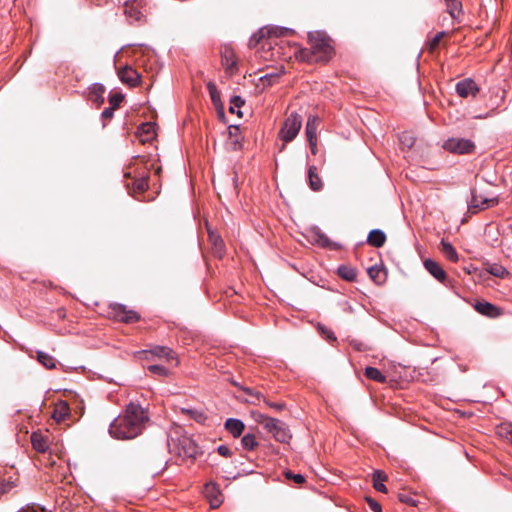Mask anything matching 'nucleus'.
<instances>
[{
	"instance_id": "nucleus-57",
	"label": "nucleus",
	"mask_w": 512,
	"mask_h": 512,
	"mask_svg": "<svg viewBox=\"0 0 512 512\" xmlns=\"http://www.w3.org/2000/svg\"><path fill=\"white\" fill-rule=\"evenodd\" d=\"M17 512H36V510L33 507L26 506V507L21 508Z\"/></svg>"
},
{
	"instance_id": "nucleus-14",
	"label": "nucleus",
	"mask_w": 512,
	"mask_h": 512,
	"mask_svg": "<svg viewBox=\"0 0 512 512\" xmlns=\"http://www.w3.org/2000/svg\"><path fill=\"white\" fill-rule=\"evenodd\" d=\"M424 267L425 269L438 281L444 282L447 278L446 272L443 270V268L434 260L432 259H426L424 261Z\"/></svg>"
},
{
	"instance_id": "nucleus-30",
	"label": "nucleus",
	"mask_w": 512,
	"mask_h": 512,
	"mask_svg": "<svg viewBox=\"0 0 512 512\" xmlns=\"http://www.w3.org/2000/svg\"><path fill=\"white\" fill-rule=\"evenodd\" d=\"M496 433L502 439L508 441L512 444V424L511 423H501L497 426Z\"/></svg>"
},
{
	"instance_id": "nucleus-13",
	"label": "nucleus",
	"mask_w": 512,
	"mask_h": 512,
	"mask_svg": "<svg viewBox=\"0 0 512 512\" xmlns=\"http://www.w3.org/2000/svg\"><path fill=\"white\" fill-rule=\"evenodd\" d=\"M474 308L478 313L490 318H496L501 315L500 308H498L497 306L493 305L490 302H477Z\"/></svg>"
},
{
	"instance_id": "nucleus-17",
	"label": "nucleus",
	"mask_w": 512,
	"mask_h": 512,
	"mask_svg": "<svg viewBox=\"0 0 512 512\" xmlns=\"http://www.w3.org/2000/svg\"><path fill=\"white\" fill-rule=\"evenodd\" d=\"M138 137L142 143L150 142L156 137L155 124L143 123L138 128Z\"/></svg>"
},
{
	"instance_id": "nucleus-19",
	"label": "nucleus",
	"mask_w": 512,
	"mask_h": 512,
	"mask_svg": "<svg viewBox=\"0 0 512 512\" xmlns=\"http://www.w3.org/2000/svg\"><path fill=\"white\" fill-rule=\"evenodd\" d=\"M386 239V234L381 229H373L367 236V243L375 248H380L385 244Z\"/></svg>"
},
{
	"instance_id": "nucleus-10",
	"label": "nucleus",
	"mask_w": 512,
	"mask_h": 512,
	"mask_svg": "<svg viewBox=\"0 0 512 512\" xmlns=\"http://www.w3.org/2000/svg\"><path fill=\"white\" fill-rule=\"evenodd\" d=\"M203 493L209 500L211 508H218L223 501L222 494L215 483H207Z\"/></svg>"
},
{
	"instance_id": "nucleus-29",
	"label": "nucleus",
	"mask_w": 512,
	"mask_h": 512,
	"mask_svg": "<svg viewBox=\"0 0 512 512\" xmlns=\"http://www.w3.org/2000/svg\"><path fill=\"white\" fill-rule=\"evenodd\" d=\"M385 274V270L378 265H374L368 268L369 277L378 284L385 280Z\"/></svg>"
},
{
	"instance_id": "nucleus-34",
	"label": "nucleus",
	"mask_w": 512,
	"mask_h": 512,
	"mask_svg": "<svg viewBox=\"0 0 512 512\" xmlns=\"http://www.w3.org/2000/svg\"><path fill=\"white\" fill-rule=\"evenodd\" d=\"M284 74V68L281 67L278 71L273 73H268L260 77V81L263 82V85H272L276 82L277 79H279Z\"/></svg>"
},
{
	"instance_id": "nucleus-9",
	"label": "nucleus",
	"mask_w": 512,
	"mask_h": 512,
	"mask_svg": "<svg viewBox=\"0 0 512 512\" xmlns=\"http://www.w3.org/2000/svg\"><path fill=\"white\" fill-rule=\"evenodd\" d=\"M479 88L474 80L471 78H466L456 84V92L462 98H467L468 96H476Z\"/></svg>"
},
{
	"instance_id": "nucleus-22",
	"label": "nucleus",
	"mask_w": 512,
	"mask_h": 512,
	"mask_svg": "<svg viewBox=\"0 0 512 512\" xmlns=\"http://www.w3.org/2000/svg\"><path fill=\"white\" fill-rule=\"evenodd\" d=\"M105 87L100 83H94L89 88V99L98 105L104 102Z\"/></svg>"
},
{
	"instance_id": "nucleus-2",
	"label": "nucleus",
	"mask_w": 512,
	"mask_h": 512,
	"mask_svg": "<svg viewBox=\"0 0 512 512\" xmlns=\"http://www.w3.org/2000/svg\"><path fill=\"white\" fill-rule=\"evenodd\" d=\"M308 41L311 49V57L307 59L309 61H323L326 62L330 59L333 51V47L331 44V39L327 36L325 32L322 31H314L308 33Z\"/></svg>"
},
{
	"instance_id": "nucleus-21",
	"label": "nucleus",
	"mask_w": 512,
	"mask_h": 512,
	"mask_svg": "<svg viewBox=\"0 0 512 512\" xmlns=\"http://www.w3.org/2000/svg\"><path fill=\"white\" fill-rule=\"evenodd\" d=\"M70 415V408L65 401H59L54 408L52 417L55 421L61 422L67 419Z\"/></svg>"
},
{
	"instance_id": "nucleus-24",
	"label": "nucleus",
	"mask_w": 512,
	"mask_h": 512,
	"mask_svg": "<svg viewBox=\"0 0 512 512\" xmlns=\"http://www.w3.org/2000/svg\"><path fill=\"white\" fill-rule=\"evenodd\" d=\"M222 63L230 72L237 70V60L233 50L225 48L222 52Z\"/></svg>"
},
{
	"instance_id": "nucleus-32",
	"label": "nucleus",
	"mask_w": 512,
	"mask_h": 512,
	"mask_svg": "<svg viewBox=\"0 0 512 512\" xmlns=\"http://www.w3.org/2000/svg\"><path fill=\"white\" fill-rule=\"evenodd\" d=\"M365 376L373 381L379 383H385L386 377L381 373V371L375 367H366Z\"/></svg>"
},
{
	"instance_id": "nucleus-43",
	"label": "nucleus",
	"mask_w": 512,
	"mask_h": 512,
	"mask_svg": "<svg viewBox=\"0 0 512 512\" xmlns=\"http://www.w3.org/2000/svg\"><path fill=\"white\" fill-rule=\"evenodd\" d=\"M148 370L152 374H155V375H158L161 377H167L170 373L169 370L162 365H149Z\"/></svg>"
},
{
	"instance_id": "nucleus-27",
	"label": "nucleus",
	"mask_w": 512,
	"mask_h": 512,
	"mask_svg": "<svg viewBox=\"0 0 512 512\" xmlns=\"http://www.w3.org/2000/svg\"><path fill=\"white\" fill-rule=\"evenodd\" d=\"M372 479H373V487L376 491L386 493L387 488L384 484V481H386L387 476L380 470H375L372 473Z\"/></svg>"
},
{
	"instance_id": "nucleus-33",
	"label": "nucleus",
	"mask_w": 512,
	"mask_h": 512,
	"mask_svg": "<svg viewBox=\"0 0 512 512\" xmlns=\"http://www.w3.org/2000/svg\"><path fill=\"white\" fill-rule=\"evenodd\" d=\"M37 359L38 361L46 368L52 369L55 368V359L51 355H49L46 352L38 351L37 352Z\"/></svg>"
},
{
	"instance_id": "nucleus-5",
	"label": "nucleus",
	"mask_w": 512,
	"mask_h": 512,
	"mask_svg": "<svg viewBox=\"0 0 512 512\" xmlns=\"http://www.w3.org/2000/svg\"><path fill=\"white\" fill-rule=\"evenodd\" d=\"M497 203L498 199L496 197L488 198L478 196L475 189L471 190V199L467 201L468 210L471 213H477L478 211L492 207Z\"/></svg>"
},
{
	"instance_id": "nucleus-11",
	"label": "nucleus",
	"mask_w": 512,
	"mask_h": 512,
	"mask_svg": "<svg viewBox=\"0 0 512 512\" xmlns=\"http://www.w3.org/2000/svg\"><path fill=\"white\" fill-rule=\"evenodd\" d=\"M309 234L312 242L323 248L336 247V244L333 243L319 227H312L309 230Z\"/></svg>"
},
{
	"instance_id": "nucleus-7",
	"label": "nucleus",
	"mask_w": 512,
	"mask_h": 512,
	"mask_svg": "<svg viewBox=\"0 0 512 512\" xmlns=\"http://www.w3.org/2000/svg\"><path fill=\"white\" fill-rule=\"evenodd\" d=\"M292 31V29L286 27H277L273 29V33L276 36H286L292 33ZM270 33H272V29L261 28L250 37L249 47H255L262 39H264Z\"/></svg>"
},
{
	"instance_id": "nucleus-42",
	"label": "nucleus",
	"mask_w": 512,
	"mask_h": 512,
	"mask_svg": "<svg viewBox=\"0 0 512 512\" xmlns=\"http://www.w3.org/2000/svg\"><path fill=\"white\" fill-rule=\"evenodd\" d=\"M277 421L278 419L276 418L263 417L262 420H259V424H261L268 433H271L275 425H278Z\"/></svg>"
},
{
	"instance_id": "nucleus-26",
	"label": "nucleus",
	"mask_w": 512,
	"mask_h": 512,
	"mask_svg": "<svg viewBox=\"0 0 512 512\" xmlns=\"http://www.w3.org/2000/svg\"><path fill=\"white\" fill-rule=\"evenodd\" d=\"M242 390L250 395V396H254L256 397L258 400H263V402L270 408H273V409H276V410H282L284 407H285V404L284 403H280V402H271V401H268L260 392H255L253 389L251 388H242Z\"/></svg>"
},
{
	"instance_id": "nucleus-48",
	"label": "nucleus",
	"mask_w": 512,
	"mask_h": 512,
	"mask_svg": "<svg viewBox=\"0 0 512 512\" xmlns=\"http://www.w3.org/2000/svg\"><path fill=\"white\" fill-rule=\"evenodd\" d=\"M398 499L400 502L408 504L410 506H415L417 503V501L412 496L405 493H400L398 495Z\"/></svg>"
},
{
	"instance_id": "nucleus-37",
	"label": "nucleus",
	"mask_w": 512,
	"mask_h": 512,
	"mask_svg": "<svg viewBox=\"0 0 512 512\" xmlns=\"http://www.w3.org/2000/svg\"><path fill=\"white\" fill-rule=\"evenodd\" d=\"M244 103H245V100L242 97L237 96V95L233 96L230 100L231 105H230L229 111L231 113L236 112L239 117H242V112H241L240 108L244 105Z\"/></svg>"
},
{
	"instance_id": "nucleus-35",
	"label": "nucleus",
	"mask_w": 512,
	"mask_h": 512,
	"mask_svg": "<svg viewBox=\"0 0 512 512\" xmlns=\"http://www.w3.org/2000/svg\"><path fill=\"white\" fill-rule=\"evenodd\" d=\"M243 449L252 451L258 446V442L254 434H246L241 439Z\"/></svg>"
},
{
	"instance_id": "nucleus-51",
	"label": "nucleus",
	"mask_w": 512,
	"mask_h": 512,
	"mask_svg": "<svg viewBox=\"0 0 512 512\" xmlns=\"http://www.w3.org/2000/svg\"><path fill=\"white\" fill-rule=\"evenodd\" d=\"M13 488L12 482L0 481V494L9 492Z\"/></svg>"
},
{
	"instance_id": "nucleus-4",
	"label": "nucleus",
	"mask_w": 512,
	"mask_h": 512,
	"mask_svg": "<svg viewBox=\"0 0 512 512\" xmlns=\"http://www.w3.org/2000/svg\"><path fill=\"white\" fill-rule=\"evenodd\" d=\"M443 148L454 154H469L475 149V144L470 139L452 137L444 141Z\"/></svg>"
},
{
	"instance_id": "nucleus-12",
	"label": "nucleus",
	"mask_w": 512,
	"mask_h": 512,
	"mask_svg": "<svg viewBox=\"0 0 512 512\" xmlns=\"http://www.w3.org/2000/svg\"><path fill=\"white\" fill-rule=\"evenodd\" d=\"M142 353L152 355L159 359H165L168 362L177 359L176 353L166 346H155L149 350H143Z\"/></svg>"
},
{
	"instance_id": "nucleus-54",
	"label": "nucleus",
	"mask_w": 512,
	"mask_h": 512,
	"mask_svg": "<svg viewBox=\"0 0 512 512\" xmlns=\"http://www.w3.org/2000/svg\"><path fill=\"white\" fill-rule=\"evenodd\" d=\"M217 452L223 457H230L232 455L230 449L226 445L218 446Z\"/></svg>"
},
{
	"instance_id": "nucleus-58",
	"label": "nucleus",
	"mask_w": 512,
	"mask_h": 512,
	"mask_svg": "<svg viewBox=\"0 0 512 512\" xmlns=\"http://www.w3.org/2000/svg\"><path fill=\"white\" fill-rule=\"evenodd\" d=\"M327 338L330 339V340H335L336 337L333 335V333L331 331H329V333L327 334Z\"/></svg>"
},
{
	"instance_id": "nucleus-44",
	"label": "nucleus",
	"mask_w": 512,
	"mask_h": 512,
	"mask_svg": "<svg viewBox=\"0 0 512 512\" xmlns=\"http://www.w3.org/2000/svg\"><path fill=\"white\" fill-rule=\"evenodd\" d=\"M124 96L122 93H113L109 95V104L110 107L117 109L121 102L123 101Z\"/></svg>"
},
{
	"instance_id": "nucleus-16",
	"label": "nucleus",
	"mask_w": 512,
	"mask_h": 512,
	"mask_svg": "<svg viewBox=\"0 0 512 512\" xmlns=\"http://www.w3.org/2000/svg\"><path fill=\"white\" fill-rule=\"evenodd\" d=\"M278 425H275L270 434L273 435L276 441L281 443H287L291 439V434L288 426L281 420L277 421Z\"/></svg>"
},
{
	"instance_id": "nucleus-31",
	"label": "nucleus",
	"mask_w": 512,
	"mask_h": 512,
	"mask_svg": "<svg viewBox=\"0 0 512 512\" xmlns=\"http://www.w3.org/2000/svg\"><path fill=\"white\" fill-rule=\"evenodd\" d=\"M441 247H442L441 250H442L443 254L445 255V257L448 260H450L452 262L458 261V254H457L456 250L454 249V247L449 242L442 240Z\"/></svg>"
},
{
	"instance_id": "nucleus-25",
	"label": "nucleus",
	"mask_w": 512,
	"mask_h": 512,
	"mask_svg": "<svg viewBox=\"0 0 512 512\" xmlns=\"http://www.w3.org/2000/svg\"><path fill=\"white\" fill-rule=\"evenodd\" d=\"M316 171L317 168L313 165L308 168V183L313 191H320L323 187V183Z\"/></svg>"
},
{
	"instance_id": "nucleus-50",
	"label": "nucleus",
	"mask_w": 512,
	"mask_h": 512,
	"mask_svg": "<svg viewBox=\"0 0 512 512\" xmlns=\"http://www.w3.org/2000/svg\"><path fill=\"white\" fill-rule=\"evenodd\" d=\"M400 140H401L403 145H405V146H407L409 148L412 147L413 144H414V139L409 134H406V133H404L400 137Z\"/></svg>"
},
{
	"instance_id": "nucleus-36",
	"label": "nucleus",
	"mask_w": 512,
	"mask_h": 512,
	"mask_svg": "<svg viewBox=\"0 0 512 512\" xmlns=\"http://www.w3.org/2000/svg\"><path fill=\"white\" fill-rule=\"evenodd\" d=\"M447 12L452 18H457L461 12V3L458 0H445Z\"/></svg>"
},
{
	"instance_id": "nucleus-52",
	"label": "nucleus",
	"mask_w": 512,
	"mask_h": 512,
	"mask_svg": "<svg viewBox=\"0 0 512 512\" xmlns=\"http://www.w3.org/2000/svg\"><path fill=\"white\" fill-rule=\"evenodd\" d=\"M368 505L373 512H381V505L374 499H367Z\"/></svg>"
},
{
	"instance_id": "nucleus-20",
	"label": "nucleus",
	"mask_w": 512,
	"mask_h": 512,
	"mask_svg": "<svg viewBox=\"0 0 512 512\" xmlns=\"http://www.w3.org/2000/svg\"><path fill=\"white\" fill-rule=\"evenodd\" d=\"M225 428L234 438H237L242 434L245 425L240 419L229 418L225 422Z\"/></svg>"
},
{
	"instance_id": "nucleus-39",
	"label": "nucleus",
	"mask_w": 512,
	"mask_h": 512,
	"mask_svg": "<svg viewBox=\"0 0 512 512\" xmlns=\"http://www.w3.org/2000/svg\"><path fill=\"white\" fill-rule=\"evenodd\" d=\"M207 89L209 91L211 101L213 102L215 107L221 106L220 94H219L215 84H213L212 82H209L207 84Z\"/></svg>"
},
{
	"instance_id": "nucleus-28",
	"label": "nucleus",
	"mask_w": 512,
	"mask_h": 512,
	"mask_svg": "<svg viewBox=\"0 0 512 512\" xmlns=\"http://www.w3.org/2000/svg\"><path fill=\"white\" fill-rule=\"evenodd\" d=\"M208 238L215 252L221 257L224 252V241L221 236L214 231H208Z\"/></svg>"
},
{
	"instance_id": "nucleus-3",
	"label": "nucleus",
	"mask_w": 512,
	"mask_h": 512,
	"mask_svg": "<svg viewBox=\"0 0 512 512\" xmlns=\"http://www.w3.org/2000/svg\"><path fill=\"white\" fill-rule=\"evenodd\" d=\"M302 126V117L296 113H290L279 132V137L284 143L291 142L299 133Z\"/></svg>"
},
{
	"instance_id": "nucleus-8",
	"label": "nucleus",
	"mask_w": 512,
	"mask_h": 512,
	"mask_svg": "<svg viewBox=\"0 0 512 512\" xmlns=\"http://www.w3.org/2000/svg\"><path fill=\"white\" fill-rule=\"evenodd\" d=\"M118 76L123 83L131 87L139 85L141 79V75L129 65L120 68L118 70Z\"/></svg>"
},
{
	"instance_id": "nucleus-56",
	"label": "nucleus",
	"mask_w": 512,
	"mask_h": 512,
	"mask_svg": "<svg viewBox=\"0 0 512 512\" xmlns=\"http://www.w3.org/2000/svg\"><path fill=\"white\" fill-rule=\"evenodd\" d=\"M311 153L315 155L317 153V141L309 142Z\"/></svg>"
},
{
	"instance_id": "nucleus-1",
	"label": "nucleus",
	"mask_w": 512,
	"mask_h": 512,
	"mask_svg": "<svg viewBox=\"0 0 512 512\" xmlns=\"http://www.w3.org/2000/svg\"><path fill=\"white\" fill-rule=\"evenodd\" d=\"M148 421V412L140 404L130 402L123 414L111 422L109 434L119 440L134 439L142 434Z\"/></svg>"
},
{
	"instance_id": "nucleus-46",
	"label": "nucleus",
	"mask_w": 512,
	"mask_h": 512,
	"mask_svg": "<svg viewBox=\"0 0 512 512\" xmlns=\"http://www.w3.org/2000/svg\"><path fill=\"white\" fill-rule=\"evenodd\" d=\"M125 13H127L130 17L134 18L135 20H140L142 17V13L135 9L133 5L126 4Z\"/></svg>"
},
{
	"instance_id": "nucleus-59",
	"label": "nucleus",
	"mask_w": 512,
	"mask_h": 512,
	"mask_svg": "<svg viewBox=\"0 0 512 512\" xmlns=\"http://www.w3.org/2000/svg\"><path fill=\"white\" fill-rule=\"evenodd\" d=\"M263 417H267V416L264 415V414H258L257 417H256V421L259 423V420H262Z\"/></svg>"
},
{
	"instance_id": "nucleus-60",
	"label": "nucleus",
	"mask_w": 512,
	"mask_h": 512,
	"mask_svg": "<svg viewBox=\"0 0 512 512\" xmlns=\"http://www.w3.org/2000/svg\"><path fill=\"white\" fill-rule=\"evenodd\" d=\"M302 53L306 55L307 54V50H302Z\"/></svg>"
},
{
	"instance_id": "nucleus-41",
	"label": "nucleus",
	"mask_w": 512,
	"mask_h": 512,
	"mask_svg": "<svg viewBox=\"0 0 512 512\" xmlns=\"http://www.w3.org/2000/svg\"><path fill=\"white\" fill-rule=\"evenodd\" d=\"M183 412L187 413L191 418H193L198 423H203L206 420V415L197 409H183Z\"/></svg>"
},
{
	"instance_id": "nucleus-45",
	"label": "nucleus",
	"mask_w": 512,
	"mask_h": 512,
	"mask_svg": "<svg viewBox=\"0 0 512 512\" xmlns=\"http://www.w3.org/2000/svg\"><path fill=\"white\" fill-rule=\"evenodd\" d=\"M133 187L137 192H144L148 189V179L146 177L136 179L133 183Z\"/></svg>"
},
{
	"instance_id": "nucleus-53",
	"label": "nucleus",
	"mask_w": 512,
	"mask_h": 512,
	"mask_svg": "<svg viewBox=\"0 0 512 512\" xmlns=\"http://www.w3.org/2000/svg\"><path fill=\"white\" fill-rule=\"evenodd\" d=\"M114 111L115 109L112 108V107H107L105 108L102 113H101V117L105 120H110L112 117H113V114H114Z\"/></svg>"
},
{
	"instance_id": "nucleus-23",
	"label": "nucleus",
	"mask_w": 512,
	"mask_h": 512,
	"mask_svg": "<svg viewBox=\"0 0 512 512\" xmlns=\"http://www.w3.org/2000/svg\"><path fill=\"white\" fill-rule=\"evenodd\" d=\"M318 118L309 116L306 122L305 133L308 142L317 141Z\"/></svg>"
},
{
	"instance_id": "nucleus-6",
	"label": "nucleus",
	"mask_w": 512,
	"mask_h": 512,
	"mask_svg": "<svg viewBox=\"0 0 512 512\" xmlns=\"http://www.w3.org/2000/svg\"><path fill=\"white\" fill-rule=\"evenodd\" d=\"M114 316L121 322L134 323L140 319V315L134 310H128L123 304L115 303L111 305Z\"/></svg>"
},
{
	"instance_id": "nucleus-49",
	"label": "nucleus",
	"mask_w": 512,
	"mask_h": 512,
	"mask_svg": "<svg viewBox=\"0 0 512 512\" xmlns=\"http://www.w3.org/2000/svg\"><path fill=\"white\" fill-rule=\"evenodd\" d=\"M287 479H292L297 484H302L305 481V477L302 474H295L291 471L285 473Z\"/></svg>"
},
{
	"instance_id": "nucleus-47",
	"label": "nucleus",
	"mask_w": 512,
	"mask_h": 512,
	"mask_svg": "<svg viewBox=\"0 0 512 512\" xmlns=\"http://www.w3.org/2000/svg\"><path fill=\"white\" fill-rule=\"evenodd\" d=\"M229 135L230 137L234 138V148H237V145L240 144V135L238 133V127L237 126H230L229 127Z\"/></svg>"
},
{
	"instance_id": "nucleus-40",
	"label": "nucleus",
	"mask_w": 512,
	"mask_h": 512,
	"mask_svg": "<svg viewBox=\"0 0 512 512\" xmlns=\"http://www.w3.org/2000/svg\"><path fill=\"white\" fill-rule=\"evenodd\" d=\"M338 273L343 279L348 280V281L355 280V278L357 276L356 271L347 266H340L338 268Z\"/></svg>"
},
{
	"instance_id": "nucleus-18",
	"label": "nucleus",
	"mask_w": 512,
	"mask_h": 512,
	"mask_svg": "<svg viewBox=\"0 0 512 512\" xmlns=\"http://www.w3.org/2000/svg\"><path fill=\"white\" fill-rule=\"evenodd\" d=\"M31 443L34 450L39 453H45L49 448L48 437L39 432H33Z\"/></svg>"
},
{
	"instance_id": "nucleus-38",
	"label": "nucleus",
	"mask_w": 512,
	"mask_h": 512,
	"mask_svg": "<svg viewBox=\"0 0 512 512\" xmlns=\"http://www.w3.org/2000/svg\"><path fill=\"white\" fill-rule=\"evenodd\" d=\"M487 271L491 275L499 278H505L509 275V272L505 267L496 263L489 265Z\"/></svg>"
},
{
	"instance_id": "nucleus-15",
	"label": "nucleus",
	"mask_w": 512,
	"mask_h": 512,
	"mask_svg": "<svg viewBox=\"0 0 512 512\" xmlns=\"http://www.w3.org/2000/svg\"><path fill=\"white\" fill-rule=\"evenodd\" d=\"M179 444L181 446V450H179V454L184 457L194 458L198 453V447L194 443V441L188 437H182L179 439Z\"/></svg>"
},
{
	"instance_id": "nucleus-55",
	"label": "nucleus",
	"mask_w": 512,
	"mask_h": 512,
	"mask_svg": "<svg viewBox=\"0 0 512 512\" xmlns=\"http://www.w3.org/2000/svg\"><path fill=\"white\" fill-rule=\"evenodd\" d=\"M444 35V32H439L438 34H436L433 39L431 40V48H434L438 45V43L440 42L442 36Z\"/></svg>"
}]
</instances>
